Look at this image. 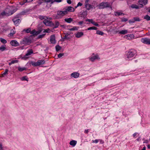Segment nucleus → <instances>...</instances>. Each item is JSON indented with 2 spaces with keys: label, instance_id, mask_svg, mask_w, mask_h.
Returning <instances> with one entry per match:
<instances>
[{
  "label": "nucleus",
  "instance_id": "4",
  "mask_svg": "<svg viewBox=\"0 0 150 150\" xmlns=\"http://www.w3.org/2000/svg\"><path fill=\"white\" fill-rule=\"evenodd\" d=\"M136 53V52L135 50L133 49L131 50L127 53V57L128 59L133 57L135 56Z\"/></svg>",
  "mask_w": 150,
  "mask_h": 150
},
{
  "label": "nucleus",
  "instance_id": "15",
  "mask_svg": "<svg viewBox=\"0 0 150 150\" xmlns=\"http://www.w3.org/2000/svg\"><path fill=\"white\" fill-rule=\"evenodd\" d=\"M57 14L60 16H63L67 14V13L65 10L63 11H57Z\"/></svg>",
  "mask_w": 150,
  "mask_h": 150
},
{
  "label": "nucleus",
  "instance_id": "16",
  "mask_svg": "<svg viewBox=\"0 0 150 150\" xmlns=\"http://www.w3.org/2000/svg\"><path fill=\"white\" fill-rule=\"evenodd\" d=\"M79 74L76 72H74L72 73L71 74V76L72 78H77L79 77Z\"/></svg>",
  "mask_w": 150,
  "mask_h": 150
},
{
  "label": "nucleus",
  "instance_id": "49",
  "mask_svg": "<svg viewBox=\"0 0 150 150\" xmlns=\"http://www.w3.org/2000/svg\"><path fill=\"white\" fill-rule=\"evenodd\" d=\"M11 62L13 64H14L15 63H18V60H12Z\"/></svg>",
  "mask_w": 150,
  "mask_h": 150
},
{
  "label": "nucleus",
  "instance_id": "29",
  "mask_svg": "<svg viewBox=\"0 0 150 150\" xmlns=\"http://www.w3.org/2000/svg\"><path fill=\"white\" fill-rule=\"evenodd\" d=\"M61 48L62 47L59 45H57L55 46V49L57 52H58L60 50Z\"/></svg>",
  "mask_w": 150,
  "mask_h": 150
},
{
  "label": "nucleus",
  "instance_id": "22",
  "mask_svg": "<svg viewBox=\"0 0 150 150\" xmlns=\"http://www.w3.org/2000/svg\"><path fill=\"white\" fill-rule=\"evenodd\" d=\"M114 14L116 16H119L120 15H124V14L122 13L116 12L114 13Z\"/></svg>",
  "mask_w": 150,
  "mask_h": 150
},
{
  "label": "nucleus",
  "instance_id": "42",
  "mask_svg": "<svg viewBox=\"0 0 150 150\" xmlns=\"http://www.w3.org/2000/svg\"><path fill=\"white\" fill-rule=\"evenodd\" d=\"M121 21L122 22H125L128 21V19L125 18H121Z\"/></svg>",
  "mask_w": 150,
  "mask_h": 150
},
{
  "label": "nucleus",
  "instance_id": "63",
  "mask_svg": "<svg viewBox=\"0 0 150 150\" xmlns=\"http://www.w3.org/2000/svg\"><path fill=\"white\" fill-rule=\"evenodd\" d=\"M100 142L101 144H103L104 143V142L102 140H101L100 141Z\"/></svg>",
  "mask_w": 150,
  "mask_h": 150
},
{
  "label": "nucleus",
  "instance_id": "54",
  "mask_svg": "<svg viewBox=\"0 0 150 150\" xmlns=\"http://www.w3.org/2000/svg\"><path fill=\"white\" fill-rule=\"evenodd\" d=\"M62 0H53V2H57L58 3L60 2H62Z\"/></svg>",
  "mask_w": 150,
  "mask_h": 150
},
{
  "label": "nucleus",
  "instance_id": "39",
  "mask_svg": "<svg viewBox=\"0 0 150 150\" xmlns=\"http://www.w3.org/2000/svg\"><path fill=\"white\" fill-rule=\"evenodd\" d=\"M96 33L99 35H103L104 34V33L101 31L98 30L96 32Z\"/></svg>",
  "mask_w": 150,
  "mask_h": 150
},
{
  "label": "nucleus",
  "instance_id": "26",
  "mask_svg": "<svg viewBox=\"0 0 150 150\" xmlns=\"http://www.w3.org/2000/svg\"><path fill=\"white\" fill-rule=\"evenodd\" d=\"M69 35V34L68 33H66L65 35L64 36V37L63 38H62L63 39H66L67 40L69 39H70V38L68 36Z\"/></svg>",
  "mask_w": 150,
  "mask_h": 150
},
{
  "label": "nucleus",
  "instance_id": "21",
  "mask_svg": "<svg viewBox=\"0 0 150 150\" xmlns=\"http://www.w3.org/2000/svg\"><path fill=\"white\" fill-rule=\"evenodd\" d=\"M64 21L68 23H70L72 21H73V19L71 18H66L64 19Z\"/></svg>",
  "mask_w": 150,
  "mask_h": 150
},
{
  "label": "nucleus",
  "instance_id": "31",
  "mask_svg": "<svg viewBox=\"0 0 150 150\" xmlns=\"http://www.w3.org/2000/svg\"><path fill=\"white\" fill-rule=\"evenodd\" d=\"M39 18L41 20L43 19H44V20L46 18L48 19V17L45 16H39Z\"/></svg>",
  "mask_w": 150,
  "mask_h": 150
},
{
  "label": "nucleus",
  "instance_id": "36",
  "mask_svg": "<svg viewBox=\"0 0 150 150\" xmlns=\"http://www.w3.org/2000/svg\"><path fill=\"white\" fill-rule=\"evenodd\" d=\"M8 69H6L5 70V71L2 74V75L3 76H4V75H6L7 74H8Z\"/></svg>",
  "mask_w": 150,
  "mask_h": 150
},
{
  "label": "nucleus",
  "instance_id": "60",
  "mask_svg": "<svg viewBox=\"0 0 150 150\" xmlns=\"http://www.w3.org/2000/svg\"><path fill=\"white\" fill-rule=\"evenodd\" d=\"M78 24L79 25H81L83 23V21H79L78 22Z\"/></svg>",
  "mask_w": 150,
  "mask_h": 150
},
{
  "label": "nucleus",
  "instance_id": "51",
  "mask_svg": "<svg viewBox=\"0 0 150 150\" xmlns=\"http://www.w3.org/2000/svg\"><path fill=\"white\" fill-rule=\"evenodd\" d=\"M33 0H24L25 3H29L33 1Z\"/></svg>",
  "mask_w": 150,
  "mask_h": 150
},
{
  "label": "nucleus",
  "instance_id": "20",
  "mask_svg": "<svg viewBox=\"0 0 150 150\" xmlns=\"http://www.w3.org/2000/svg\"><path fill=\"white\" fill-rule=\"evenodd\" d=\"M76 141L73 140L70 142L69 144L71 145L74 146L76 144Z\"/></svg>",
  "mask_w": 150,
  "mask_h": 150
},
{
  "label": "nucleus",
  "instance_id": "17",
  "mask_svg": "<svg viewBox=\"0 0 150 150\" xmlns=\"http://www.w3.org/2000/svg\"><path fill=\"white\" fill-rule=\"evenodd\" d=\"M87 15V12L86 11H85L81 12L80 16V17L85 18L86 17Z\"/></svg>",
  "mask_w": 150,
  "mask_h": 150
},
{
  "label": "nucleus",
  "instance_id": "45",
  "mask_svg": "<svg viewBox=\"0 0 150 150\" xmlns=\"http://www.w3.org/2000/svg\"><path fill=\"white\" fill-rule=\"evenodd\" d=\"M50 31V30L49 28H47L46 29L44 30L43 32V33H49Z\"/></svg>",
  "mask_w": 150,
  "mask_h": 150
},
{
  "label": "nucleus",
  "instance_id": "57",
  "mask_svg": "<svg viewBox=\"0 0 150 150\" xmlns=\"http://www.w3.org/2000/svg\"><path fill=\"white\" fill-rule=\"evenodd\" d=\"M41 32L40 31H36V33H35V35H37L39 34Z\"/></svg>",
  "mask_w": 150,
  "mask_h": 150
},
{
  "label": "nucleus",
  "instance_id": "53",
  "mask_svg": "<svg viewBox=\"0 0 150 150\" xmlns=\"http://www.w3.org/2000/svg\"><path fill=\"white\" fill-rule=\"evenodd\" d=\"M129 23H134L135 22V21H134V19L133 20H130L129 21Z\"/></svg>",
  "mask_w": 150,
  "mask_h": 150
},
{
  "label": "nucleus",
  "instance_id": "61",
  "mask_svg": "<svg viewBox=\"0 0 150 150\" xmlns=\"http://www.w3.org/2000/svg\"><path fill=\"white\" fill-rule=\"evenodd\" d=\"M89 132L88 129H86L84 131V133H85L87 134Z\"/></svg>",
  "mask_w": 150,
  "mask_h": 150
},
{
  "label": "nucleus",
  "instance_id": "13",
  "mask_svg": "<svg viewBox=\"0 0 150 150\" xmlns=\"http://www.w3.org/2000/svg\"><path fill=\"white\" fill-rule=\"evenodd\" d=\"M13 21L15 25H18L21 22V20L18 18L16 17L13 19Z\"/></svg>",
  "mask_w": 150,
  "mask_h": 150
},
{
  "label": "nucleus",
  "instance_id": "43",
  "mask_svg": "<svg viewBox=\"0 0 150 150\" xmlns=\"http://www.w3.org/2000/svg\"><path fill=\"white\" fill-rule=\"evenodd\" d=\"M82 5V4L80 2H79L77 5V6H75V8H76L77 7L79 6H81Z\"/></svg>",
  "mask_w": 150,
  "mask_h": 150
},
{
  "label": "nucleus",
  "instance_id": "48",
  "mask_svg": "<svg viewBox=\"0 0 150 150\" xmlns=\"http://www.w3.org/2000/svg\"><path fill=\"white\" fill-rule=\"evenodd\" d=\"M86 21H88L89 22H91L92 23V22H93V19H87L86 20Z\"/></svg>",
  "mask_w": 150,
  "mask_h": 150
},
{
  "label": "nucleus",
  "instance_id": "46",
  "mask_svg": "<svg viewBox=\"0 0 150 150\" xmlns=\"http://www.w3.org/2000/svg\"><path fill=\"white\" fill-rule=\"evenodd\" d=\"M64 55V53H60L58 55V57L59 58H60Z\"/></svg>",
  "mask_w": 150,
  "mask_h": 150
},
{
  "label": "nucleus",
  "instance_id": "8",
  "mask_svg": "<svg viewBox=\"0 0 150 150\" xmlns=\"http://www.w3.org/2000/svg\"><path fill=\"white\" fill-rule=\"evenodd\" d=\"M94 54L90 57L89 58L90 60L93 62L96 59H100V58L98 55H93Z\"/></svg>",
  "mask_w": 150,
  "mask_h": 150
},
{
  "label": "nucleus",
  "instance_id": "38",
  "mask_svg": "<svg viewBox=\"0 0 150 150\" xmlns=\"http://www.w3.org/2000/svg\"><path fill=\"white\" fill-rule=\"evenodd\" d=\"M133 19L135 22L136 21H141V19L138 17H134Z\"/></svg>",
  "mask_w": 150,
  "mask_h": 150
},
{
  "label": "nucleus",
  "instance_id": "9",
  "mask_svg": "<svg viewBox=\"0 0 150 150\" xmlns=\"http://www.w3.org/2000/svg\"><path fill=\"white\" fill-rule=\"evenodd\" d=\"M88 0H86V1L85 6V8L86 9L88 10H89L93 8V6L88 4Z\"/></svg>",
  "mask_w": 150,
  "mask_h": 150
},
{
  "label": "nucleus",
  "instance_id": "10",
  "mask_svg": "<svg viewBox=\"0 0 150 150\" xmlns=\"http://www.w3.org/2000/svg\"><path fill=\"white\" fill-rule=\"evenodd\" d=\"M33 53V51L32 50L29 49L27 50L25 55L22 57L23 58H25L27 56L31 55Z\"/></svg>",
  "mask_w": 150,
  "mask_h": 150
},
{
  "label": "nucleus",
  "instance_id": "6",
  "mask_svg": "<svg viewBox=\"0 0 150 150\" xmlns=\"http://www.w3.org/2000/svg\"><path fill=\"white\" fill-rule=\"evenodd\" d=\"M141 42L144 44L150 45V39L146 38H142Z\"/></svg>",
  "mask_w": 150,
  "mask_h": 150
},
{
  "label": "nucleus",
  "instance_id": "47",
  "mask_svg": "<svg viewBox=\"0 0 150 150\" xmlns=\"http://www.w3.org/2000/svg\"><path fill=\"white\" fill-rule=\"evenodd\" d=\"M45 35V34H43L41 35H40L38 36V38L39 39L42 38Z\"/></svg>",
  "mask_w": 150,
  "mask_h": 150
},
{
  "label": "nucleus",
  "instance_id": "7",
  "mask_svg": "<svg viewBox=\"0 0 150 150\" xmlns=\"http://www.w3.org/2000/svg\"><path fill=\"white\" fill-rule=\"evenodd\" d=\"M147 2V0H139L138 4L140 5V7H142L143 6L146 5Z\"/></svg>",
  "mask_w": 150,
  "mask_h": 150
},
{
  "label": "nucleus",
  "instance_id": "56",
  "mask_svg": "<svg viewBox=\"0 0 150 150\" xmlns=\"http://www.w3.org/2000/svg\"><path fill=\"white\" fill-rule=\"evenodd\" d=\"M0 150H4L2 144L0 143Z\"/></svg>",
  "mask_w": 150,
  "mask_h": 150
},
{
  "label": "nucleus",
  "instance_id": "64",
  "mask_svg": "<svg viewBox=\"0 0 150 150\" xmlns=\"http://www.w3.org/2000/svg\"><path fill=\"white\" fill-rule=\"evenodd\" d=\"M147 147L148 149H150V145L149 144H148L147 145Z\"/></svg>",
  "mask_w": 150,
  "mask_h": 150
},
{
  "label": "nucleus",
  "instance_id": "37",
  "mask_svg": "<svg viewBox=\"0 0 150 150\" xmlns=\"http://www.w3.org/2000/svg\"><path fill=\"white\" fill-rule=\"evenodd\" d=\"M28 12V10H24L22 11L21 12V14L22 15H24L25 13H27Z\"/></svg>",
  "mask_w": 150,
  "mask_h": 150
},
{
  "label": "nucleus",
  "instance_id": "24",
  "mask_svg": "<svg viewBox=\"0 0 150 150\" xmlns=\"http://www.w3.org/2000/svg\"><path fill=\"white\" fill-rule=\"evenodd\" d=\"M59 23L58 21H55V22L54 25V24L53 25H52L54 26V28H57L59 26Z\"/></svg>",
  "mask_w": 150,
  "mask_h": 150
},
{
  "label": "nucleus",
  "instance_id": "52",
  "mask_svg": "<svg viewBox=\"0 0 150 150\" xmlns=\"http://www.w3.org/2000/svg\"><path fill=\"white\" fill-rule=\"evenodd\" d=\"M45 2H51V3H52L53 2V0H45Z\"/></svg>",
  "mask_w": 150,
  "mask_h": 150
},
{
  "label": "nucleus",
  "instance_id": "50",
  "mask_svg": "<svg viewBox=\"0 0 150 150\" xmlns=\"http://www.w3.org/2000/svg\"><path fill=\"white\" fill-rule=\"evenodd\" d=\"M127 37H129L131 38H133L134 37V35L133 34H128L127 35Z\"/></svg>",
  "mask_w": 150,
  "mask_h": 150
},
{
  "label": "nucleus",
  "instance_id": "18",
  "mask_svg": "<svg viewBox=\"0 0 150 150\" xmlns=\"http://www.w3.org/2000/svg\"><path fill=\"white\" fill-rule=\"evenodd\" d=\"M83 35V33L82 32H78L75 34V36L78 38L81 37Z\"/></svg>",
  "mask_w": 150,
  "mask_h": 150
},
{
  "label": "nucleus",
  "instance_id": "3",
  "mask_svg": "<svg viewBox=\"0 0 150 150\" xmlns=\"http://www.w3.org/2000/svg\"><path fill=\"white\" fill-rule=\"evenodd\" d=\"M31 40L29 38H25L21 40L20 44L21 45H26L31 43Z\"/></svg>",
  "mask_w": 150,
  "mask_h": 150
},
{
  "label": "nucleus",
  "instance_id": "59",
  "mask_svg": "<svg viewBox=\"0 0 150 150\" xmlns=\"http://www.w3.org/2000/svg\"><path fill=\"white\" fill-rule=\"evenodd\" d=\"M67 2L68 4H71V0H67Z\"/></svg>",
  "mask_w": 150,
  "mask_h": 150
},
{
  "label": "nucleus",
  "instance_id": "30",
  "mask_svg": "<svg viewBox=\"0 0 150 150\" xmlns=\"http://www.w3.org/2000/svg\"><path fill=\"white\" fill-rule=\"evenodd\" d=\"M78 27L76 26H74L73 28L69 29V30L70 31H74L78 30Z\"/></svg>",
  "mask_w": 150,
  "mask_h": 150
},
{
  "label": "nucleus",
  "instance_id": "28",
  "mask_svg": "<svg viewBox=\"0 0 150 150\" xmlns=\"http://www.w3.org/2000/svg\"><path fill=\"white\" fill-rule=\"evenodd\" d=\"M0 40L1 43L3 44H6L7 42L5 39L2 38H0Z\"/></svg>",
  "mask_w": 150,
  "mask_h": 150
},
{
  "label": "nucleus",
  "instance_id": "12",
  "mask_svg": "<svg viewBox=\"0 0 150 150\" xmlns=\"http://www.w3.org/2000/svg\"><path fill=\"white\" fill-rule=\"evenodd\" d=\"M10 43L12 46L14 47H16L19 45V43L17 41L15 40H11L10 42Z\"/></svg>",
  "mask_w": 150,
  "mask_h": 150
},
{
  "label": "nucleus",
  "instance_id": "11",
  "mask_svg": "<svg viewBox=\"0 0 150 150\" xmlns=\"http://www.w3.org/2000/svg\"><path fill=\"white\" fill-rule=\"evenodd\" d=\"M65 11H66L67 14L69 12H74V9L73 7L71 6H69L67 7L65 9Z\"/></svg>",
  "mask_w": 150,
  "mask_h": 150
},
{
  "label": "nucleus",
  "instance_id": "23",
  "mask_svg": "<svg viewBox=\"0 0 150 150\" xmlns=\"http://www.w3.org/2000/svg\"><path fill=\"white\" fill-rule=\"evenodd\" d=\"M6 48L5 45H3L0 47V51L3 52L6 50Z\"/></svg>",
  "mask_w": 150,
  "mask_h": 150
},
{
  "label": "nucleus",
  "instance_id": "32",
  "mask_svg": "<svg viewBox=\"0 0 150 150\" xmlns=\"http://www.w3.org/2000/svg\"><path fill=\"white\" fill-rule=\"evenodd\" d=\"M144 19L148 21H150V16H149L148 15H147L144 16Z\"/></svg>",
  "mask_w": 150,
  "mask_h": 150
},
{
  "label": "nucleus",
  "instance_id": "33",
  "mask_svg": "<svg viewBox=\"0 0 150 150\" xmlns=\"http://www.w3.org/2000/svg\"><path fill=\"white\" fill-rule=\"evenodd\" d=\"M15 31L13 30H12L11 31V33L9 34V35L11 36H13V35L15 34Z\"/></svg>",
  "mask_w": 150,
  "mask_h": 150
},
{
  "label": "nucleus",
  "instance_id": "19",
  "mask_svg": "<svg viewBox=\"0 0 150 150\" xmlns=\"http://www.w3.org/2000/svg\"><path fill=\"white\" fill-rule=\"evenodd\" d=\"M118 32L119 33L122 35H124L127 34L128 32V30H122L120 31H118L117 32Z\"/></svg>",
  "mask_w": 150,
  "mask_h": 150
},
{
  "label": "nucleus",
  "instance_id": "27",
  "mask_svg": "<svg viewBox=\"0 0 150 150\" xmlns=\"http://www.w3.org/2000/svg\"><path fill=\"white\" fill-rule=\"evenodd\" d=\"M131 8H135L136 9H138L139 8V6H138L134 4H132L131 6Z\"/></svg>",
  "mask_w": 150,
  "mask_h": 150
},
{
  "label": "nucleus",
  "instance_id": "14",
  "mask_svg": "<svg viewBox=\"0 0 150 150\" xmlns=\"http://www.w3.org/2000/svg\"><path fill=\"white\" fill-rule=\"evenodd\" d=\"M50 41L51 43L52 44H55L56 43L55 40V36L54 35H52L50 36Z\"/></svg>",
  "mask_w": 150,
  "mask_h": 150
},
{
  "label": "nucleus",
  "instance_id": "40",
  "mask_svg": "<svg viewBox=\"0 0 150 150\" xmlns=\"http://www.w3.org/2000/svg\"><path fill=\"white\" fill-rule=\"evenodd\" d=\"M36 33V31L35 30H33L32 31H31L30 33L33 35H35V33Z\"/></svg>",
  "mask_w": 150,
  "mask_h": 150
},
{
  "label": "nucleus",
  "instance_id": "62",
  "mask_svg": "<svg viewBox=\"0 0 150 150\" xmlns=\"http://www.w3.org/2000/svg\"><path fill=\"white\" fill-rule=\"evenodd\" d=\"M137 132L133 134V136L134 137L137 134Z\"/></svg>",
  "mask_w": 150,
  "mask_h": 150
},
{
  "label": "nucleus",
  "instance_id": "35",
  "mask_svg": "<svg viewBox=\"0 0 150 150\" xmlns=\"http://www.w3.org/2000/svg\"><path fill=\"white\" fill-rule=\"evenodd\" d=\"M21 79L22 81H28V79L27 77L26 76L23 77Z\"/></svg>",
  "mask_w": 150,
  "mask_h": 150
},
{
  "label": "nucleus",
  "instance_id": "34",
  "mask_svg": "<svg viewBox=\"0 0 150 150\" xmlns=\"http://www.w3.org/2000/svg\"><path fill=\"white\" fill-rule=\"evenodd\" d=\"M97 29V28L95 27H91L88 28L87 29V30H96Z\"/></svg>",
  "mask_w": 150,
  "mask_h": 150
},
{
  "label": "nucleus",
  "instance_id": "44",
  "mask_svg": "<svg viewBox=\"0 0 150 150\" xmlns=\"http://www.w3.org/2000/svg\"><path fill=\"white\" fill-rule=\"evenodd\" d=\"M92 24L97 27L99 26V24L97 23H96L94 21H93V22H92Z\"/></svg>",
  "mask_w": 150,
  "mask_h": 150
},
{
  "label": "nucleus",
  "instance_id": "2",
  "mask_svg": "<svg viewBox=\"0 0 150 150\" xmlns=\"http://www.w3.org/2000/svg\"><path fill=\"white\" fill-rule=\"evenodd\" d=\"M45 61L44 60H38L37 62L31 61L30 62V64L33 66L37 67L40 65L44 64H45Z\"/></svg>",
  "mask_w": 150,
  "mask_h": 150
},
{
  "label": "nucleus",
  "instance_id": "55",
  "mask_svg": "<svg viewBox=\"0 0 150 150\" xmlns=\"http://www.w3.org/2000/svg\"><path fill=\"white\" fill-rule=\"evenodd\" d=\"M93 142L97 143L98 142V139H95V140H92Z\"/></svg>",
  "mask_w": 150,
  "mask_h": 150
},
{
  "label": "nucleus",
  "instance_id": "1",
  "mask_svg": "<svg viewBox=\"0 0 150 150\" xmlns=\"http://www.w3.org/2000/svg\"><path fill=\"white\" fill-rule=\"evenodd\" d=\"M99 9H104L105 8H109L112 9L111 4L108 2H102L98 5Z\"/></svg>",
  "mask_w": 150,
  "mask_h": 150
},
{
  "label": "nucleus",
  "instance_id": "25",
  "mask_svg": "<svg viewBox=\"0 0 150 150\" xmlns=\"http://www.w3.org/2000/svg\"><path fill=\"white\" fill-rule=\"evenodd\" d=\"M18 69L21 72L26 69V68L25 67H18Z\"/></svg>",
  "mask_w": 150,
  "mask_h": 150
},
{
  "label": "nucleus",
  "instance_id": "41",
  "mask_svg": "<svg viewBox=\"0 0 150 150\" xmlns=\"http://www.w3.org/2000/svg\"><path fill=\"white\" fill-rule=\"evenodd\" d=\"M24 31H25L27 33H30L31 31V29L30 28H28L27 29H24L23 30Z\"/></svg>",
  "mask_w": 150,
  "mask_h": 150
},
{
  "label": "nucleus",
  "instance_id": "58",
  "mask_svg": "<svg viewBox=\"0 0 150 150\" xmlns=\"http://www.w3.org/2000/svg\"><path fill=\"white\" fill-rule=\"evenodd\" d=\"M25 3L24 2V0H23V1L22 2L20 3V4L22 6V5H23Z\"/></svg>",
  "mask_w": 150,
  "mask_h": 150
},
{
  "label": "nucleus",
  "instance_id": "5",
  "mask_svg": "<svg viewBox=\"0 0 150 150\" xmlns=\"http://www.w3.org/2000/svg\"><path fill=\"white\" fill-rule=\"evenodd\" d=\"M48 19L46 18L43 21V23L46 26H52L54 25V24L52 21L48 20Z\"/></svg>",
  "mask_w": 150,
  "mask_h": 150
}]
</instances>
